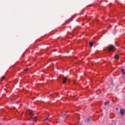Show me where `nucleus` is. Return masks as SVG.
<instances>
[{
  "label": "nucleus",
  "mask_w": 125,
  "mask_h": 125,
  "mask_svg": "<svg viewBox=\"0 0 125 125\" xmlns=\"http://www.w3.org/2000/svg\"><path fill=\"white\" fill-rule=\"evenodd\" d=\"M47 120H48V118H47L45 119V120H46V121H47Z\"/></svg>",
  "instance_id": "obj_12"
},
{
  "label": "nucleus",
  "mask_w": 125,
  "mask_h": 125,
  "mask_svg": "<svg viewBox=\"0 0 125 125\" xmlns=\"http://www.w3.org/2000/svg\"><path fill=\"white\" fill-rule=\"evenodd\" d=\"M24 71H28V68H26L25 69H24Z\"/></svg>",
  "instance_id": "obj_11"
},
{
  "label": "nucleus",
  "mask_w": 125,
  "mask_h": 125,
  "mask_svg": "<svg viewBox=\"0 0 125 125\" xmlns=\"http://www.w3.org/2000/svg\"><path fill=\"white\" fill-rule=\"evenodd\" d=\"M108 50L109 51H115V47H114V46L112 45H109L108 46Z\"/></svg>",
  "instance_id": "obj_1"
},
{
  "label": "nucleus",
  "mask_w": 125,
  "mask_h": 125,
  "mask_svg": "<svg viewBox=\"0 0 125 125\" xmlns=\"http://www.w3.org/2000/svg\"><path fill=\"white\" fill-rule=\"evenodd\" d=\"M125 113V111L124 108H122L120 109V114L122 116H123V115H124Z\"/></svg>",
  "instance_id": "obj_2"
},
{
  "label": "nucleus",
  "mask_w": 125,
  "mask_h": 125,
  "mask_svg": "<svg viewBox=\"0 0 125 125\" xmlns=\"http://www.w3.org/2000/svg\"><path fill=\"white\" fill-rule=\"evenodd\" d=\"M66 82H67V78L63 77V78L62 83H65Z\"/></svg>",
  "instance_id": "obj_3"
},
{
  "label": "nucleus",
  "mask_w": 125,
  "mask_h": 125,
  "mask_svg": "<svg viewBox=\"0 0 125 125\" xmlns=\"http://www.w3.org/2000/svg\"><path fill=\"white\" fill-rule=\"evenodd\" d=\"M32 116H34V114H33V113L32 112V111H30V116L32 117Z\"/></svg>",
  "instance_id": "obj_5"
},
{
  "label": "nucleus",
  "mask_w": 125,
  "mask_h": 125,
  "mask_svg": "<svg viewBox=\"0 0 125 125\" xmlns=\"http://www.w3.org/2000/svg\"><path fill=\"white\" fill-rule=\"evenodd\" d=\"M124 69H122V70H121V72H122V74H123V75H125V72H124Z\"/></svg>",
  "instance_id": "obj_8"
},
{
  "label": "nucleus",
  "mask_w": 125,
  "mask_h": 125,
  "mask_svg": "<svg viewBox=\"0 0 125 125\" xmlns=\"http://www.w3.org/2000/svg\"><path fill=\"white\" fill-rule=\"evenodd\" d=\"M37 119H38V117H35L34 119V122H37Z\"/></svg>",
  "instance_id": "obj_9"
},
{
  "label": "nucleus",
  "mask_w": 125,
  "mask_h": 125,
  "mask_svg": "<svg viewBox=\"0 0 125 125\" xmlns=\"http://www.w3.org/2000/svg\"><path fill=\"white\" fill-rule=\"evenodd\" d=\"M5 79V76H3L1 78V81H4Z\"/></svg>",
  "instance_id": "obj_7"
},
{
  "label": "nucleus",
  "mask_w": 125,
  "mask_h": 125,
  "mask_svg": "<svg viewBox=\"0 0 125 125\" xmlns=\"http://www.w3.org/2000/svg\"><path fill=\"white\" fill-rule=\"evenodd\" d=\"M114 58H115V59L118 60L119 59V55H116L114 56Z\"/></svg>",
  "instance_id": "obj_4"
},
{
  "label": "nucleus",
  "mask_w": 125,
  "mask_h": 125,
  "mask_svg": "<svg viewBox=\"0 0 125 125\" xmlns=\"http://www.w3.org/2000/svg\"><path fill=\"white\" fill-rule=\"evenodd\" d=\"M90 46H93V43L92 42H91L89 43Z\"/></svg>",
  "instance_id": "obj_6"
},
{
  "label": "nucleus",
  "mask_w": 125,
  "mask_h": 125,
  "mask_svg": "<svg viewBox=\"0 0 125 125\" xmlns=\"http://www.w3.org/2000/svg\"><path fill=\"white\" fill-rule=\"evenodd\" d=\"M107 104H109V101H107L105 103H104V105H107Z\"/></svg>",
  "instance_id": "obj_10"
}]
</instances>
